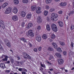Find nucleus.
<instances>
[{"mask_svg": "<svg viewBox=\"0 0 74 74\" xmlns=\"http://www.w3.org/2000/svg\"><path fill=\"white\" fill-rule=\"evenodd\" d=\"M51 19L53 21H56L58 20L57 17H58V15L54 13L51 14Z\"/></svg>", "mask_w": 74, "mask_h": 74, "instance_id": "nucleus-1", "label": "nucleus"}, {"mask_svg": "<svg viewBox=\"0 0 74 74\" xmlns=\"http://www.w3.org/2000/svg\"><path fill=\"white\" fill-rule=\"evenodd\" d=\"M51 29L52 30L55 32H56L58 31V27L55 24H52L51 25Z\"/></svg>", "mask_w": 74, "mask_h": 74, "instance_id": "nucleus-2", "label": "nucleus"}, {"mask_svg": "<svg viewBox=\"0 0 74 74\" xmlns=\"http://www.w3.org/2000/svg\"><path fill=\"white\" fill-rule=\"evenodd\" d=\"M11 12V7H9L6 9L5 13V14H10Z\"/></svg>", "mask_w": 74, "mask_h": 74, "instance_id": "nucleus-3", "label": "nucleus"}, {"mask_svg": "<svg viewBox=\"0 0 74 74\" xmlns=\"http://www.w3.org/2000/svg\"><path fill=\"white\" fill-rule=\"evenodd\" d=\"M28 34L31 37H34V34L33 32V31L31 30L28 31Z\"/></svg>", "mask_w": 74, "mask_h": 74, "instance_id": "nucleus-4", "label": "nucleus"}, {"mask_svg": "<svg viewBox=\"0 0 74 74\" xmlns=\"http://www.w3.org/2000/svg\"><path fill=\"white\" fill-rule=\"evenodd\" d=\"M41 8L39 6L36 9V13L38 14L40 13V12H41Z\"/></svg>", "mask_w": 74, "mask_h": 74, "instance_id": "nucleus-5", "label": "nucleus"}, {"mask_svg": "<svg viewBox=\"0 0 74 74\" xmlns=\"http://www.w3.org/2000/svg\"><path fill=\"white\" fill-rule=\"evenodd\" d=\"M18 18L17 15H15L12 16V19L14 21H18Z\"/></svg>", "mask_w": 74, "mask_h": 74, "instance_id": "nucleus-6", "label": "nucleus"}, {"mask_svg": "<svg viewBox=\"0 0 74 74\" xmlns=\"http://www.w3.org/2000/svg\"><path fill=\"white\" fill-rule=\"evenodd\" d=\"M25 59H31V57L29 55L27 54L26 53L25 55V57H23Z\"/></svg>", "mask_w": 74, "mask_h": 74, "instance_id": "nucleus-7", "label": "nucleus"}, {"mask_svg": "<svg viewBox=\"0 0 74 74\" xmlns=\"http://www.w3.org/2000/svg\"><path fill=\"white\" fill-rule=\"evenodd\" d=\"M20 15L22 17H25L26 16V13L23 11H22L20 13Z\"/></svg>", "mask_w": 74, "mask_h": 74, "instance_id": "nucleus-8", "label": "nucleus"}, {"mask_svg": "<svg viewBox=\"0 0 74 74\" xmlns=\"http://www.w3.org/2000/svg\"><path fill=\"white\" fill-rule=\"evenodd\" d=\"M36 39L38 42H40L41 41V38L40 36L38 35L36 36Z\"/></svg>", "mask_w": 74, "mask_h": 74, "instance_id": "nucleus-9", "label": "nucleus"}, {"mask_svg": "<svg viewBox=\"0 0 74 74\" xmlns=\"http://www.w3.org/2000/svg\"><path fill=\"white\" fill-rule=\"evenodd\" d=\"M13 12L14 14H16L18 12V9L16 7H14L13 9Z\"/></svg>", "mask_w": 74, "mask_h": 74, "instance_id": "nucleus-10", "label": "nucleus"}, {"mask_svg": "<svg viewBox=\"0 0 74 74\" xmlns=\"http://www.w3.org/2000/svg\"><path fill=\"white\" fill-rule=\"evenodd\" d=\"M58 62L60 64H62L63 63V60L62 59H59L58 60Z\"/></svg>", "mask_w": 74, "mask_h": 74, "instance_id": "nucleus-11", "label": "nucleus"}, {"mask_svg": "<svg viewBox=\"0 0 74 74\" xmlns=\"http://www.w3.org/2000/svg\"><path fill=\"white\" fill-rule=\"evenodd\" d=\"M36 7L37 6L36 5L32 6L31 8V10L32 11H34L36 10Z\"/></svg>", "mask_w": 74, "mask_h": 74, "instance_id": "nucleus-12", "label": "nucleus"}, {"mask_svg": "<svg viewBox=\"0 0 74 74\" xmlns=\"http://www.w3.org/2000/svg\"><path fill=\"white\" fill-rule=\"evenodd\" d=\"M58 23L59 24V26L61 27H62L63 26V23L62 22V21H59L58 22Z\"/></svg>", "mask_w": 74, "mask_h": 74, "instance_id": "nucleus-13", "label": "nucleus"}, {"mask_svg": "<svg viewBox=\"0 0 74 74\" xmlns=\"http://www.w3.org/2000/svg\"><path fill=\"white\" fill-rule=\"evenodd\" d=\"M52 45L56 49V48H58V45H57V44H56V43H55L54 42H52Z\"/></svg>", "mask_w": 74, "mask_h": 74, "instance_id": "nucleus-14", "label": "nucleus"}, {"mask_svg": "<svg viewBox=\"0 0 74 74\" xmlns=\"http://www.w3.org/2000/svg\"><path fill=\"white\" fill-rule=\"evenodd\" d=\"M0 67L1 68V69H4L5 67V64L3 63H1L0 64Z\"/></svg>", "mask_w": 74, "mask_h": 74, "instance_id": "nucleus-15", "label": "nucleus"}, {"mask_svg": "<svg viewBox=\"0 0 74 74\" xmlns=\"http://www.w3.org/2000/svg\"><path fill=\"white\" fill-rule=\"evenodd\" d=\"M67 4L66 3H62L61 2L60 3V5L62 6V7H65L66 5Z\"/></svg>", "mask_w": 74, "mask_h": 74, "instance_id": "nucleus-16", "label": "nucleus"}, {"mask_svg": "<svg viewBox=\"0 0 74 74\" xmlns=\"http://www.w3.org/2000/svg\"><path fill=\"white\" fill-rule=\"evenodd\" d=\"M7 5H8V3H5L3 4L2 7L3 8H5V7H6Z\"/></svg>", "mask_w": 74, "mask_h": 74, "instance_id": "nucleus-17", "label": "nucleus"}, {"mask_svg": "<svg viewBox=\"0 0 74 74\" xmlns=\"http://www.w3.org/2000/svg\"><path fill=\"white\" fill-rule=\"evenodd\" d=\"M49 51H53V49L51 47H49L47 49Z\"/></svg>", "mask_w": 74, "mask_h": 74, "instance_id": "nucleus-18", "label": "nucleus"}, {"mask_svg": "<svg viewBox=\"0 0 74 74\" xmlns=\"http://www.w3.org/2000/svg\"><path fill=\"white\" fill-rule=\"evenodd\" d=\"M14 2L15 4L17 5L19 4V1L18 0H14Z\"/></svg>", "mask_w": 74, "mask_h": 74, "instance_id": "nucleus-19", "label": "nucleus"}, {"mask_svg": "<svg viewBox=\"0 0 74 74\" xmlns=\"http://www.w3.org/2000/svg\"><path fill=\"white\" fill-rule=\"evenodd\" d=\"M20 40H21L22 41H23L24 42H27V41H26V40L25 38H20Z\"/></svg>", "mask_w": 74, "mask_h": 74, "instance_id": "nucleus-20", "label": "nucleus"}, {"mask_svg": "<svg viewBox=\"0 0 74 74\" xmlns=\"http://www.w3.org/2000/svg\"><path fill=\"white\" fill-rule=\"evenodd\" d=\"M23 3L24 4H27L29 3V0H23Z\"/></svg>", "mask_w": 74, "mask_h": 74, "instance_id": "nucleus-21", "label": "nucleus"}, {"mask_svg": "<svg viewBox=\"0 0 74 74\" xmlns=\"http://www.w3.org/2000/svg\"><path fill=\"white\" fill-rule=\"evenodd\" d=\"M46 29L48 31H49L50 30H51V29L50 28V26L49 25H47L46 26Z\"/></svg>", "mask_w": 74, "mask_h": 74, "instance_id": "nucleus-22", "label": "nucleus"}, {"mask_svg": "<svg viewBox=\"0 0 74 74\" xmlns=\"http://www.w3.org/2000/svg\"><path fill=\"white\" fill-rule=\"evenodd\" d=\"M57 51L59 53H61L62 52V50L61 48L59 47L57 48Z\"/></svg>", "mask_w": 74, "mask_h": 74, "instance_id": "nucleus-23", "label": "nucleus"}, {"mask_svg": "<svg viewBox=\"0 0 74 74\" xmlns=\"http://www.w3.org/2000/svg\"><path fill=\"white\" fill-rule=\"evenodd\" d=\"M32 17V14H28L27 16V18L28 19H30Z\"/></svg>", "mask_w": 74, "mask_h": 74, "instance_id": "nucleus-24", "label": "nucleus"}, {"mask_svg": "<svg viewBox=\"0 0 74 74\" xmlns=\"http://www.w3.org/2000/svg\"><path fill=\"white\" fill-rule=\"evenodd\" d=\"M33 24L32 23H29L28 24V28H29L30 27H32L33 26Z\"/></svg>", "mask_w": 74, "mask_h": 74, "instance_id": "nucleus-25", "label": "nucleus"}, {"mask_svg": "<svg viewBox=\"0 0 74 74\" xmlns=\"http://www.w3.org/2000/svg\"><path fill=\"white\" fill-rule=\"evenodd\" d=\"M56 56L58 58H61V55L60 53H56Z\"/></svg>", "mask_w": 74, "mask_h": 74, "instance_id": "nucleus-26", "label": "nucleus"}, {"mask_svg": "<svg viewBox=\"0 0 74 74\" xmlns=\"http://www.w3.org/2000/svg\"><path fill=\"white\" fill-rule=\"evenodd\" d=\"M6 45L8 46V47H11V44L10 43V42L8 41L7 43H6Z\"/></svg>", "mask_w": 74, "mask_h": 74, "instance_id": "nucleus-27", "label": "nucleus"}, {"mask_svg": "<svg viewBox=\"0 0 74 74\" xmlns=\"http://www.w3.org/2000/svg\"><path fill=\"white\" fill-rule=\"evenodd\" d=\"M51 1H52V0H46V2L47 4H49L50 3H51Z\"/></svg>", "mask_w": 74, "mask_h": 74, "instance_id": "nucleus-28", "label": "nucleus"}, {"mask_svg": "<svg viewBox=\"0 0 74 74\" xmlns=\"http://www.w3.org/2000/svg\"><path fill=\"white\" fill-rule=\"evenodd\" d=\"M59 42L60 43V44L61 45H62V46H63V45H64V43L63 42H62L61 41H59Z\"/></svg>", "mask_w": 74, "mask_h": 74, "instance_id": "nucleus-29", "label": "nucleus"}, {"mask_svg": "<svg viewBox=\"0 0 74 74\" xmlns=\"http://www.w3.org/2000/svg\"><path fill=\"white\" fill-rule=\"evenodd\" d=\"M48 14V12L47 11H44V14L45 16H47Z\"/></svg>", "mask_w": 74, "mask_h": 74, "instance_id": "nucleus-30", "label": "nucleus"}, {"mask_svg": "<svg viewBox=\"0 0 74 74\" xmlns=\"http://www.w3.org/2000/svg\"><path fill=\"white\" fill-rule=\"evenodd\" d=\"M8 58V57L7 56H5V58L3 59L2 60L3 61H7V58Z\"/></svg>", "mask_w": 74, "mask_h": 74, "instance_id": "nucleus-31", "label": "nucleus"}, {"mask_svg": "<svg viewBox=\"0 0 74 74\" xmlns=\"http://www.w3.org/2000/svg\"><path fill=\"white\" fill-rule=\"evenodd\" d=\"M1 43L3 44L2 41L0 40V49H3V48H2V47L1 46Z\"/></svg>", "mask_w": 74, "mask_h": 74, "instance_id": "nucleus-32", "label": "nucleus"}, {"mask_svg": "<svg viewBox=\"0 0 74 74\" xmlns=\"http://www.w3.org/2000/svg\"><path fill=\"white\" fill-rule=\"evenodd\" d=\"M42 37L43 38H44V39H47V35L45 34H44L42 36Z\"/></svg>", "mask_w": 74, "mask_h": 74, "instance_id": "nucleus-33", "label": "nucleus"}, {"mask_svg": "<svg viewBox=\"0 0 74 74\" xmlns=\"http://www.w3.org/2000/svg\"><path fill=\"white\" fill-rule=\"evenodd\" d=\"M71 30H73V29H74V25H71Z\"/></svg>", "mask_w": 74, "mask_h": 74, "instance_id": "nucleus-34", "label": "nucleus"}, {"mask_svg": "<svg viewBox=\"0 0 74 74\" xmlns=\"http://www.w3.org/2000/svg\"><path fill=\"white\" fill-rule=\"evenodd\" d=\"M55 9L53 8H51L50 9V12H53V11H55Z\"/></svg>", "mask_w": 74, "mask_h": 74, "instance_id": "nucleus-35", "label": "nucleus"}, {"mask_svg": "<svg viewBox=\"0 0 74 74\" xmlns=\"http://www.w3.org/2000/svg\"><path fill=\"white\" fill-rule=\"evenodd\" d=\"M51 37L52 39H53L55 38V35L54 34H52L51 35Z\"/></svg>", "mask_w": 74, "mask_h": 74, "instance_id": "nucleus-36", "label": "nucleus"}, {"mask_svg": "<svg viewBox=\"0 0 74 74\" xmlns=\"http://www.w3.org/2000/svg\"><path fill=\"white\" fill-rule=\"evenodd\" d=\"M69 56H71V55H73V52L72 51H70L69 53Z\"/></svg>", "mask_w": 74, "mask_h": 74, "instance_id": "nucleus-37", "label": "nucleus"}, {"mask_svg": "<svg viewBox=\"0 0 74 74\" xmlns=\"http://www.w3.org/2000/svg\"><path fill=\"white\" fill-rule=\"evenodd\" d=\"M37 22L38 23H41L42 22V20L41 19H40L39 20H37Z\"/></svg>", "mask_w": 74, "mask_h": 74, "instance_id": "nucleus-38", "label": "nucleus"}, {"mask_svg": "<svg viewBox=\"0 0 74 74\" xmlns=\"http://www.w3.org/2000/svg\"><path fill=\"white\" fill-rule=\"evenodd\" d=\"M37 28L38 30H40L41 29V26H38V27H37Z\"/></svg>", "mask_w": 74, "mask_h": 74, "instance_id": "nucleus-39", "label": "nucleus"}, {"mask_svg": "<svg viewBox=\"0 0 74 74\" xmlns=\"http://www.w3.org/2000/svg\"><path fill=\"white\" fill-rule=\"evenodd\" d=\"M8 41V40L7 39H4L5 43V44H7V42Z\"/></svg>", "mask_w": 74, "mask_h": 74, "instance_id": "nucleus-40", "label": "nucleus"}, {"mask_svg": "<svg viewBox=\"0 0 74 74\" xmlns=\"http://www.w3.org/2000/svg\"><path fill=\"white\" fill-rule=\"evenodd\" d=\"M25 71L26 72H27V70L26 69L24 68H22V71Z\"/></svg>", "mask_w": 74, "mask_h": 74, "instance_id": "nucleus-41", "label": "nucleus"}, {"mask_svg": "<svg viewBox=\"0 0 74 74\" xmlns=\"http://www.w3.org/2000/svg\"><path fill=\"white\" fill-rule=\"evenodd\" d=\"M0 23L2 25H3V24H4V22H3V21L1 20L0 21Z\"/></svg>", "mask_w": 74, "mask_h": 74, "instance_id": "nucleus-42", "label": "nucleus"}, {"mask_svg": "<svg viewBox=\"0 0 74 74\" xmlns=\"http://www.w3.org/2000/svg\"><path fill=\"white\" fill-rule=\"evenodd\" d=\"M63 13V11L61 10H60L58 12V13L59 14H62Z\"/></svg>", "mask_w": 74, "mask_h": 74, "instance_id": "nucleus-43", "label": "nucleus"}, {"mask_svg": "<svg viewBox=\"0 0 74 74\" xmlns=\"http://www.w3.org/2000/svg\"><path fill=\"white\" fill-rule=\"evenodd\" d=\"M5 73H9L10 72V70H6L5 71Z\"/></svg>", "mask_w": 74, "mask_h": 74, "instance_id": "nucleus-44", "label": "nucleus"}, {"mask_svg": "<svg viewBox=\"0 0 74 74\" xmlns=\"http://www.w3.org/2000/svg\"><path fill=\"white\" fill-rule=\"evenodd\" d=\"M40 19H41V17L40 16H38V17L37 20H40Z\"/></svg>", "mask_w": 74, "mask_h": 74, "instance_id": "nucleus-45", "label": "nucleus"}, {"mask_svg": "<svg viewBox=\"0 0 74 74\" xmlns=\"http://www.w3.org/2000/svg\"><path fill=\"white\" fill-rule=\"evenodd\" d=\"M5 56H6L3 54L2 55V56H1V58H2V59H3V58L4 57H5Z\"/></svg>", "mask_w": 74, "mask_h": 74, "instance_id": "nucleus-46", "label": "nucleus"}, {"mask_svg": "<svg viewBox=\"0 0 74 74\" xmlns=\"http://www.w3.org/2000/svg\"><path fill=\"white\" fill-rule=\"evenodd\" d=\"M46 8L47 9V10H48L49 9V6H48V5H47L46 6Z\"/></svg>", "mask_w": 74, "mask_h": 74, "instance_id": "nucleus-47", "label": "nucleus"}, {"mask_svg": "<svg viewBox=\"0 0 74 74\" xmlns=\"http://www.w3.org/2000/svg\"><path fill=\"white\" fill-rule=\"evenodd\" d=\"M39 70H40V71H42V72L43 70H44V69H43L41 67V68H40L39 69Z\"/></svg>", "mask_w": 74, "mask_h": 74, "instance_id": "nucleus-48", "label": "nucleus"}, {"mask_svg": "<svg viewBox=\"0 0 74 74\" xmlns=\"http://www.w3.org/2000/svg\"><path fill=\"white\" fill-rule=\"evenodd\" d=\"M34 52H37L38 51V50H37V49L36 48H35L34 49Z\"/></svg>", "mask_w": 74, "mask_h": 74, "instance_id": "nucleus-49", "label": "nucleus"}, {"mask_svg": "<svg viewBox=\"0 0 74 74\" xmlns=\"http://www.w3.org/2000/svg\"><path fill=\"white\" fill-rule=\"evenodd\" d=\"M63 53L64 55H66L67 54V52L66 51H64L63 52Z\"/></svg>", "mask_w": 74, "mask_h": 74, "instance_id": "nucleus-50", "label": "nucleus"}, {"mask_svg": "<svg viewBox=\"0 0 74 74\" xmlns=\"http://www.w3.org/2000/svg\"><path fill=\"white\" fill-rule=\"evenodd\" d=\"M18 70L20 71H22V68H20L18 69Z\"/></svg>", "mask_w": 74, "mask_h": 74, "instance_id": "nucleus-51", "label": "nucleus"}, {"mask_svg": "<svg viewBox=\"0 0 74 74\" xmlns=\"http://www.w3.org/2000/svg\"><path fill=\"white\" fill-rule=\"evenodd\" d=\"M70 12L72 15H73V14H74V11H71Z\"/></svg>", "mask_w": 74, "mask_h": 74, "instance_id": "nucleus-52", "label": "nucleus"}, {"mask_svg": "<svg viewBox=\"0 0 74 74\" xmlns=\"http://www.w3.org/2000/svg\"><path fill=\"white\" fill-rule=\"evenodd\" d=\"M74 45V43L73 42H71V46L72 47H73Z\"/></svg>", "mask_w": 74, "mask_h": 74, "instance_id": "nucleus-53", "label": "nucleus"}, {"mask_svg": "<svg viewBox=\"0 0 74 74\" xmlns=\"http://www.w3.org/2000/svg\"><path fill=\"white\" fill-rule=\"evenodd\" d=\"M10 62L12 63H13L14 62V60H13V59H11L10 60Z\"/></svg>", "mask_w": 74, "mask_h": 74, "instance_id": "nucleus-54", "label": "nucleus"}, {"mask_svg": "<svg viewBox=\"0 0 74 74\" xmlns=\"http://www.w3.org/2000/svg\"><path fill=\"white\" fill-rule=\"evenodd\" d=\"M17 57L18 59V60H20V59H21V58H20V57H19V56H18V55H17Z\"/></svg>", "mask_w": 74, "mask_h": 74, "instance_id": "nucleus-55", "label": "nucleus"}, {"mask_svg": "<svg viewBox=\"0 0 74 74\" xmlns=\"http://www.w3.org/2000/svg\"><path fill=\"white\" fill-rule=\"evenodd\" d=\"M28 45L30 47H32V44L30 43L28 44Z\"/></svg>", "mask_w": 74, "mask_h": 74, "instance_id": "nucleus-56", "label": "nucleus"}, {"mask_svg": "<svg viewBox=\"0 0 74 74\" xmlns=\"http://www.w3.org/2000/svg\"><path fill=\"white\" fill-rule=\"evenodd\" d=\"M47 21H50V19L49 18V17H47Z\"/></svg>", "mask_w": 74, "mask_h": 74, "instance_id": "nucleus-57", "label": "nucleus"}, {"mask_svg": "<svg viewBox=\"0 0 74 74\" xmlns=\"http://www.w3.org/2000/svg\"><path fill=\"white\" fill-rule=\"evenodd\" d=\"M41 47H40L38 48V51H41Z\"/></svg>", "mask_w": 74, "mask_h": 74, "instance_id": "nucleus-58", "label": "nucleus"}, {"mask_svg": "<svg viewBox=\"0 0 74 74\" xmlns=\"http://www.w3.org/2000/svg\"><path fill=\"white\" fill-rule=\"evenodd\" d=\"M24 25H25V23H22L21 26L22 27H24Z\"/></svg>", "mask_w": 74, "mask_h": 74, "instance_id": "nucleus-59", "label": "nucleus"}, {"mask_svg": "<svg viewBox=\"0 0 74 74\" xmlns=\"http://www.w3.org/2000/svg\"><path fill=\"white\" fill-rule=\"evenodd\" d=\"M22 74H26V72L25 71H23L22 72Z\"/></svg>", "mask_w": 74, "mask_h": 74, "instance_id": "nucleus-60", "label": "nucleus"}, {"mask_svg": "<svg viewBox=\"0 0 74 74\" xmlns=\"http://www.w3.org/2000/svg\"><path fill=\"white\" fill-rule=\"evenodd\" d=\"M14 72L13 71H12L11 73H10V74H14Z\"/></svg>", "mask_w": 74, "mask_h": 74, "instance_id": "nucleus-61", "label": "nucleus"}, {"mask_svg": "<svg viewBox=\"0 0 74 74\" xmlns=\"http://www.w3.org/2000/svg\"><path fill=\"white\" fill-rule=\"evenodd\" d=\"M20 63L21 64V65H22V64H23V63L22 61H21L20 62Z\"/></svg>", "mask_w": 74, "mask_h": 74, "instance_id": "nucleus-62", "label": "nucleus"}, {"mask_svg": "<svg viewBox=\"0 0 74 74\" xmlns=\"http://www.w3.org/2000/svg\"><path fill=\"white\" fill-rule=\"evenodd\" d=\"M4 1V0H0V3H2Z\"/></svg>", "mask_w": 74, "mask_h": 74, "instance_id": "nucleus-63", "label": "nucleus"}, {"mask_svg": "<svg viewBox=\"0 0 74 74\" xmlns=\"http://www.w3.org/2000/svg\"><path fill=\"white\" fill-rule=\"evenodd\" d=\"M49 70H50V71H53V69L52 68V69H49Z\"/></svg>", "mask_w": 74, "mask_h": 74, "instance_id": "nucleus-64", "label": "nucleus"}]
</instances>
